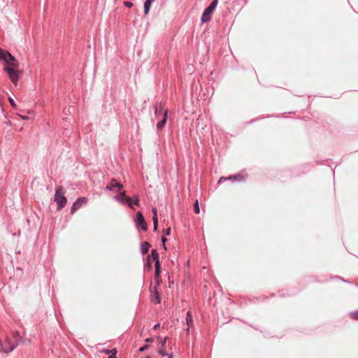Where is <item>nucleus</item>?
Returning a JSON list of instances; mask_svg holds the SVG:
<instances>
[{
	"mask_svg": "<svg viewBox=\"0 0 358 358\" xmlns=\"http://www.w3.org/2000/svg\"><path fill=\"white\" fill-rule=\"evenodd\" d=\"M19 342V334H15V338L14 341H11L10 338H6V342L3 344L2 341H0V350L3 352L8 353L13 350L18 345Z\"/></svg>",
	"mask_w": 358,
	"mask_h": 358,
	"instance_id": "obj_1",
	"label": "nucleus"
},
{
	"mask_svg": "<svg viewBox=\"0 0 358 358\" xmlns=\"http://www.w3.org/2000/svg\"><path fill=\"white\" fill-rule=\"evenodd\" d=\"M54 200L57 204V210H59L66 204L67 199L64 196V191L62 187H59L56 189Z\"/></svg>",
	"mask_w": 358,
	"mask_h": 358,
	"instance_id": "obj_2",
	"label": "nucleus"
},
{
	"mask_svg": "<svg viewBox=\"0 0 358 358\" xmlns=\"http://www.w3.org/2000/svg\"><path fill=\"white\" fill-rule=\"evenodd\" d=\"M19 67H13V66H4L3 70L8 73V76L11 80V82L14 85H17L18 80L20 72L17 70Z\"/></svg>",
	"mask_w": 358,
	"mask_h": 358,
	"instance_id": "obj_3",
	"label": "nucleus"
},
{
	"mask_svg": "<svg viewBox=\"0 0 358 358\" xmlns=\"http://www.w3.org/2000/svg\"><path fill=\"white\" fill-rule=\"evenodd\" d=\"M218 0H213L211 3L206 8L202 15L201 21L205 23L208 22L211 18V14L217 5Z\"/></svg>",
	"mask_w": 358,
	"mask_h": 358,
	"instance_id": "obj_4",
	"label": "nucleus"
},
{
	"mask_svg": "<svg viewBox=\"0 0 358 358\" xmlns=\"http://www.w3.org/2000/svg\"><path fill=\"white\" fill-rule=\"evenodd\" d=\"M136 222L137 227H141L144 231L147 230V224L141 211H138L136 213Z\"/></svg>",
	"mask_w": 358,
	"mask_h": 358,
	"instance_id": "obj_5",
	"label": "nucleus"
},
{
	"mask_svg": "<svg viewBox=\"0 0 358 358\" xmlns=\"http://www.w3.org/2000/svg\"><path fill=\"white\" fill-rule=\"evenodd\" d=\"M87 202V199L85 197H81L78 199L73 204L71 207V213L73 214L77 210H78L83 204Z\"/></svg>",
	"mask_w": 358,
	"mask_h": 358,
	"instance_id": "obj_6",
	"label": "nucleus"
},
{
	"mask_svg": "<svg viewBox=\"0 0 358 358\" xmlns=\"http://www.w3.org/2000/svg\"><path fill=\"white\" fill-rule=\"evenodd\" d=\"M6 66L19 67L20 66L18 61L10 53L8 56Z\"/></svg>",
	"mask_w": 358,
	"mask_h": 358,
	"instance_id": "obj_7",
	"label": "nucleus"
},
{
	"mask_svg": "<svg viewBox=\"0 0 358 358\" xmlns=\"http://www.w3.org/2000/svg\"><path fill=\"white\" fill-rule=\"evenodd\" d=\"M115 187H117L118 190H120L122 189L123 186L120 183L117 182L115 179H112L110 185L106 187V189L108 190H113Z\"/></svg>",
	"mask_w": 358,
	"mask_h": 358,
	"instance_id": "obj_8",
	"label": "nucleus"
},
{
	"mask_svg": "<svg viewBox=\"0 0 358 358\" xmlns=\"http://www.w3.org/2000/svg\"><path fill=\"white\" fill-rule=\"evenodd\" d=\"M118 199L120 201H121L122 202H123V201L125 200L127 202L128 206L129 207L132 208V201H131V197L126 196L125 191H123V192H122L120 193V195L118 196Z\"/></svg>",
	"mask_w": 358,
	"mask_h": 358,
	"instance_id": "obj_9",
	"label": "nucleus"
},
{
	"mask_svg": "<svg viewBox=\"0 0 358 358\" xmlns=\"http://www.w3.org/2000/svg\"><path fill=\"white\" fill-rule=\"evenodd\" d=\"M186 324L187 326L186 331H187V333H189V328L193 327V318H192V315L190 311H188L187 313Z\"/></svg>",
	"mask_w": 358,
	"mask_h": 358,
	"instance_id": "obj_10",
	"label": "nucleus"
},
{
	"mask_svg": "<svg viewBox=\"0 0 358 358\" xmlns=\"http://www.w3.org/2000/svg\"><path fill=\"white\" fill-rule=\"evenodd\" d=\"M162 119L157 123V128L161 130L165 125L167 120V110H166L163 113Z\"/></svg>",
	"mask_w": 358,
	"mask_h": 358,
	"instance_id": "obj_11",
	"label": "nucleus"
},
{
	"mask_svg": "<svg viewBox=\"0 0 358 358\" xmlns=\"http://www.w3.org/2000/svg\"><path fill=\"white\" fill-rule=\"evenodd\" d=\"M151 299L157 303H160V297L157 287H155L154 289L152 291Z\"/></svg>",
	"mask_w": 358,
	"mask_h": 358,
	"instance_id": "obj_12",
	"label": "nucleus"
},
{
	"mask_svg": "<svg viewBox=\"0 0 358 358\" xmlns=\"http://www.w3.org/2000/svg\"><path fill=\"white\" fill-rule=\"evenodd\" d=\"M100 352L101 353H104L106 355H110L108 358H117V357H116L117 350L115 348H114L111 350L103 349V350H101Z\"/></svg>",
	"mask_w": 358,
	"mask_h": 358,
	"instance_id": "obj_13",
	"label": "nucleus"
},
{
	"mask_svg": "<svg viewBox=\"0 0 358 358\" xmlns=\"http://www.w3.org/2000/svg\"><path fill=\"white\" fill-rule=\"evenodd\" d=\"M165 110H164V106L162 103H159L158 106L155 108V115L158 117L159 116H163V113H164Z\"/></svg>",
	"mask_w": 358,
	"mask_h": 358,
	"instance_id": "obj_14",
	"label": "nucleus"
},
{
	"mask_svg": "<svg viewBox=\"0 0 358 358\" xmlns=\"http://www.w3.org/2000/svg\"><path fill=\"white\" fill-rule=\"evenodd\" d=\"M155 0H146L144 3V13L145 15H148L150 12V8L152 2Z\"/></svg>",
	"mask_w": 358,
	"mask_h": 358,
	"instance_id": "obj_15",
	"label": "nucleus"
},
{
	"mask_svg": "<svg viewBox=\"0 0 358 358\" xmlns=\"http://www.w3.org/2000/svg\"><path fill=\"white\" fill-rule=\"evenodd\" d=\"M9 53L8 51H5L0 48V59L5 61V62H8L7 58Z\"/></svg>",
	"mask_w": 358,
	"mask_h": 358,
	"instance_id": "obj_16",
	"label": "nucleus"
},
{
	"mask_svg": "<svg viewBox=\"0 0 358 358\" xmlns=\"http://www.w3.org/2000/svg\"><path fill=\"white\" fill-rule=\"evenodd\" d=\"M155 277L160 276V263L159 261H157L155 263Z\"/></svg>",
	"mask_w": 358,
	"mask_h": 358,
	"instance_id": "obj_17",
	"label": "nucleus"
},
{
	"mask_svg": "<svg viewBox=\"0 0 358 358\" xmlns=\"http://www.w3.org/2000/svg\"><path fill=\"white\" fill-rule=\"evenodd\" d=\"M151 255H152L153 260L155 262V263L157 262V261H159V255L156 250H152Z\"/></svg>",
	"mask_w": 358,
	"mask_h": 358,
	"instance_id": "obj_18",
	"label": "nucleus"
},
{
	"mask_svg": "<svg viewBox=\"0 0 358 358\" xmlns=\"http://www.w3.org/2000/svg\"><path fill=\"white\" fill-rule=\"evenodd\" d=\"M194 210L195 213H196V214H199L200 213L198 200H196L194 204Z\"/></svg>",
	"mask_w": 358,
	"mask_h": 358,
	"instance_id": "obj_19",
	"label": "nucleus"
},
{
	"mask_svg": "<svg viewBox=\"0 0 358 358\" xmlns=\"http://www.w3.org/2000/svg\"><path fill=\"white\" fill-rule=\"evenodd\" d=\"M149 247H150L149 243L147 242H145L144 244L143 245V248H142V252L143 254L148 252Z\"/></svg>",
	"mask_w": 358,
	"mask_h": 358,
	"instance_id": "obj_20",
	"label": "nucleus"
},
{
	"mask_svg": "<svg viewBox=\"0 0 358 358\" xmlns=\"http://www.w3.org/2000/svg\"><path fill=\"white\" fill-rule=\"evenodd\" d=\"M350 317L353 320H358V311L357 312H353L350 314Z\"/></svg>",
	"mask_w": 358,
	"mask_h": 358,
	"instance_id": "obj_21",
	"label": "nucleus"
},
{
	"mask_svg": "<svg viewBox=\"0 0 358 358\" xmlns=\"http://www.w3.org/2000/svg\"><path fill=\"white\" fill-rule=\"evenodd\" d=\"M8 101L9 103H10L11 106L13 108H17V105L16 103H15L14 100L13 98L11 97H9L8 98Z\"/></svg>",
	"mask_w": 358,
	"mask_h": 358,
	"instance_id": "obj_22",
	"label": "nucleus"
},
{
	"mask_svg": "<svg viewBox=\"0 0 358 358\" xmlns=\"http://www.w3.org/2000/svg\"><path fill=\"white\" fill-rule=\"evenodd\" d=\"M234 180V176H229V178H224V177H221L218 181L219 183L222 182L223 180Z\"/></svg>",
	"mask_w": 358,
	"mask_h": 358,
	"instance_id": "obj_23",
	"label": "nucleus"
},
{
	"mask_svg": "<svg viewBox=\"0 0 358 358\" xmlns=\"http://www.w3.org/2000/svg\"><path fill=\"white\" fill-rule=\"evenodd\" d=\"M153 220L154 230L157 231V227H158V218H155V220Z\"/></svg>",
	"mask_w": 358,
	"mask_h": 358,
	"instance_id": "obj_24",
	"label": "nucleus"
},
{
	"mask_svg": "<svg viewBox=\"0 0 358 358\" xmlns=\"http://www.w3.org/2000/svg\"><path fill=\"white\" fill-rule=\"evenodd\" d=\"M152 214H153L152 220H155V218H157V209L155 208H153L152 210Z\"/></svg>",
	"mask_w": 358,
	"mask_h": 358,
	"instance_id": "obj_25",
	"label": "nucleus"
},
{
	"mask_svg": "<svg viewBox=\"0 0 358 358\" xmlns=\"http://www.w3.org/2000/svg\"><path fill=\"white\" fill-rule=\"evenodd\" d=\"M164 235L169 236L171 234V227H168L163 231Z\"/></svg>",
	"mask_w": 358,
	"mask_h": 358,
	"instance_id": "obj_26",
	"label": "nucleus"
},
{
	"mask_svg": "<svg viewBox=\"0 0 358 358\" xmlns=\"http://www.w3.org/2000/svg\"><path fill=\"white\" fill-rule=\"evenodd\" d=\"M124 5L127 8H131L133 6V3L130 1L124 2Z\"/></svg>",
	"mask_w": 358,
	"mask_h": 358,
	"instance_id": "obj_27",
	"label": "nucleus"
},
{
	"mask_svg": "<svg viewBox=\"0 0 358 358\" xmlns=\"http://www.w3.org/2000/svg\"><path fill=\"white\" fill-rule=\"evenodd\" d=\"M134 199H135V200H134V203L135 205H136V206H138V205H139V197H138V196H134Z\"/></svg>",
	"mask_w": 358,
	"mask_h": 358,
	"instance_id": "obj_28",
	"label": "nucleus"
},
{
	"mask_svg": "<svg viewBox=\"0 0 358 358\" xmlns=\"http://www.w3.org/2000/svg\"><path fill=\"white\" fill-rule=\"evenodd\" d=\"M159 353L160 355H162V356H166H166H168V357H169V354H166V353L165 352V351H164L163 349L159 350Z\"/></svg>",
	"mask_w": 358,
	"mask_h": 358,
	"instance_id": "obj_29",
	"label": "nucleus"
},
{
	"mask_svg": "<svg viewBox=\"0 0 358 358\" xmlns=\"http://www.w3.org/2000/svg\"><path fill=\"white\" fill-rule=\"evenodd\" d=\"M162 243H163V247L164 248V250H166V245H165V243L166 241V238L164 236L162 238Z\"/></svg>",
	"mask_w": 358,
	"mask_h": 358,
	"instance_id": "obj_30",
	"label": "nucleus"
},
{
	"mask_svg": "<svg viewBox=\"0 0 358 358\" xmlns=\"http://www.w3.org/2000/svg\"><path fill=\"white\" fill-rule=\"evenodd\" d=\"M157 285H159L162 282L161 276L155 277Z\"/></svg>",
	"mask_w": 358,
	"mask_h": 358,
	"instance_id": "obj_31",
	"label": "nucleus"
},
{
	"mask_svg": "<svg viewBox=\"0 0 358 358\" xmlns=\"http://www.w3.org/2000/svg\"><path fill=\"white\" fill-rule=\"evenodd\" d=\"M234 180H238L243 179V177L241 175L235 176H234Z\"/></svg>",
	"mask_w": 358,
	"mask_h": 358,
	"instance_id": "obj_32",
	"label": "nucleus"
},
{
	"mask_svg": "<svg viewBox=\"0 0 358 358\" xmlns=\"http://www.w3.org/2000/svg\"><path fill=\"white\" fill-rule=\"evenodd\" d=\"M148 348V345H145V346L141 347V348L139 349V350H140L141 352H143V351L145 350Z\"/></svg>",
	"mask_w": 358,
	"mask_h": 358,
	"instance_id": "obj_33",
	"label": "nucleus"
},
{
	"mask_svg": "<svg viewBox=\"0 0 358 358\" xmlns=\"http://www.w3.org/2000/svg\"><path fill=\"white\" fill-rule=\"evenodd\" d=\"M167 340V337H166L164 340V342L162 343V347H164L165 344H166V341Z\"/></svg>",
	"mask_w": 358,
	"mask_h": 358,
	"instance_id": "obj_34",
	"label": "nucleus"
},
{
	"mask_svg": "<svg viewBox=\"0 0 358 358\" xmlns=\"http://www.w3.org/2000/svg\"><path fill=\"white\" fill-rule=\"evenodd\" d=\"M145 341H146V342H152V338H147V339L145 340Z\"/></svg>",
	"mask_w": 358,
	"mask_h": 358,
	"instance_id": "obj_35",
	"label": "nucleus"
},
{
	"mask_svg": "<svg viewBox=\"0 0 358 358\" xmlns=\"http://www.w3.org/2000/svg\"><path fill=\"white\" fill-rule=\"evenodd\" d=\"M159 327V324L155 325L154 329H156Z\"/></svg>",
	"mask_w": 358,
	"mask_h": 358,
	"instance_id": "obj_36",
	"label": "nucleus"
},
{
	"mask_svg": "<svg viewBox=\"0 0 358 358\" xmlns=\"http://www.w3.org/2000/svg\"><path fill=\"white\" fill-rule=\"evenodd\" d=\"M21 117H22L23 119H24V120H27V119H28V117H27V116H21Z\"/></svg>",
	"mask_w": 358,
	"mask_h": 358,
	"instance_id": "obj_37",
	"label": "nucleus"
},
{
	"mask_svg": "<svg viewBox=\"0 0 358 358\" xmlns=\"http://www.w3.org/2000/svg\"><path fill=\"white\" fill-rule=\"evenodd\" d=\"M168 358H173V355H172V354L169 355Z\"/></svg>",
	"mask_w": 358,
	"mask_h": 358,
	"instance_id": "obj_38",
	"label": "nucleus"
},
{
	"mask_svg": "<svg viewBox=\"0 0 358 358\" xmlns=\"http://www.w3.org/2000/svg\"><path fill=\"white\" fill-rule=\"evenodd\" d=\"M147 358H150V357H147Z\"/></svg>",
	"mask_w": 358,
	"mask_h": 358,
	"instance_id": "obj_39",
	"label": "nucleus"
}]
</instances>
